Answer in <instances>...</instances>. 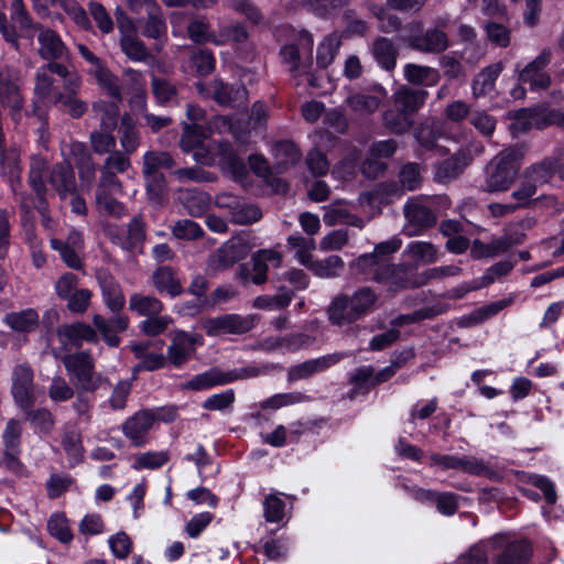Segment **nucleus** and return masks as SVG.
I'll return each instance as SVG.
<instances>
[{"label": "nucleus", "mask_w": 564, "mask_h": 564, "mask_svg": "<svg viewBox=\"0 0 564 564\" xmlns=\"http://www.w3.org/2000/svg\"><path fill=\"white\" fill-rule=\"evenodd\" d=\"M152 283L159 293H167L171 297H175L183 292L175 271L167 265L160 267L153 272Z\"/></svg>", "instance_id": "c9c22d12"}, {"label": "nucleus", "mask_w": 564, "mask_h": 564, "mask_svg": "<svg viewBox=\"0 0 564 564\" xmlns=\"http://www.w3.org/2000/svg\"><path fill=\"white\" fill-rule=\"evenodd\" d=\"M339 44L340 39L337 34L327 35L317 47V64L322 67H327L333 62Z\"/></svg>", "instance_id": "052dcab7"}, {"label": "nucleus", "mask_w": 564, "mask_h": 564, "mask_svg": "<svg viewBox=\"0 0 564 564\" xmlns=\"http://www.w3.org/2000/svg\"><path fill=\"white\" fill-rule=\"evenodd\" d=\"M236 376L227 375L218 369H209L205 372L194 376L188 380L184 388L195 391L210 389L216 386H224L235 381Z\"/></svg>", "instance_id": "f704fd0d"}, {"label": "nucleus", "mask_w": 564, "mask_h": 564, "mask_svg": "<svg viewBox=\"0 0 564 564\" xmlns=\"http://www.w3.org/2000/svg\"><path fill=\"white\" fill-rule=\"evenodd\" d=\"M93 324L100 333L104 341L110 347H118L120 338L117 333L123 332L129 326V317L124 314L113 313L109 318L96 314L93 316Z\"/></svg>", "instance_id": "5701e85b"}, {"label": "nucleus", "mask_w": 564, "mask_h": 564, "mask_svg": "<svg viewBox=\"0 0 564 564\" xmlns=\"http://www.w3.org/2000/svg\"><path fill=\"white\" fill-rule=\"evenodd\" d=\"M205 140V133L200 126L185 123L183 128V134L180 140V147L184 152H191L194 150V159L200 164L212 165L215 162L214 150L208 149L206 152H202L199 149L203 147Z\"/></svg>", "instance_id": "aec40b11"}, {"label": "nucleus", "mask_w": 564, "mask_h": 564, "mask_svg": "<svg viewBox=\"0 0 564 564\" xmlns=\"http://www.w3.org/2000/svg\"><path fill=\"white\" fill-rule=\"evenodd\" d=\"M47 393L53 402H66L74 397L75 390L65 378L54 376L48 386Z\"/></svg>", "instance_id": "e2e57ef3"}, {"label": "nucleus", "mask_w": 564, "mask_h": 564, "mask_svg": "<svg viewBox=\"0 0 564 564\" xmlns=\"http://www.w3.org/2000/svg\"><path fill=\"white\" fill-rule=\"evenodd\" d=\"M494 564H528L532 556V546L525 539H510L497 534L487 540Z\"/></svg>", "instance_id": "39448f33"}, {"label": "nucleus", "mask_w": 564, "mask_h": 564, "mask_svg": "<svg viewBox=\"0 0 564 564\" xmlns=\"http://www.w3.org/2000/svg\"><path fill=\"white\" fill-rule=\"evenodd\" d=\"M62 362L69 378L84 391H96L104 381L100 373L95 370V360L88 350L67 354Z\"/></svg>", "instance_id": "20e7f679"}, {"label": "nucleus", "mask_w": 564, "mask_h": 564, "mask_svg": "<svg viewBox=\"0 0 564 564\" xmlns=\"http://www.w3.org/2000/svg\"><path fill=\"white\" fill-rule=\"evenodd\" d=\"M247 37L248 34L245 26L235 23L221 26L216 36L213 37V43L216 45H224L228 42L242 43Z\"/></svg>", "instance_id": "680f3d73"}, {"label": "nucleus", "mask_w": 564, "mask_h": 564, "mask_svg": "<svg viewBox=\"0 0 564 564\" xmlns=\"http://www.w3.org/2000/svg\"><path fill=\"white\" fill-rule=\"evenodd\" d=\"M11 393L19 408L32 409L35 402L33 370L28 364H20L13 368Z\"/></svg>", "instance_id": "2eb2a0df"}, {"label": "nucleus", "mask_w": 564, "mask_h": 564, "mask_svg": "<svg viewBox=\"0 0 564 564\" xmlns=\"http://www.w3.org/2000/svg\"><path fill=\"white\" fill-rule=\"evenodd\" d=\"M382 120L386 128L395 134L408 131L413 124L412 116L395 106L383 112Z\"/></svg>", "instance_id": "8fccbe9b"}, {"label": "nucleus", "mask_w": 564, "mask_h": 564, "mask_svg": "<svg viewBox=\"0 0 564 564\" xmlns=\"http://www.w3.org/2000/svg\"><path fill=\"white\" fill-rule=\"evenodd\" d=\"M427 96L429 93L426 90L402 86L393 95L394 106L413 117L425 104Z\"/></svg>", "instance_id": "72a5a7b5"}, {"label": "nucleus", "mask_w": 564, "mask_h": 564, "mask_svg": "<svg viewBox=\"0 0 564 564\" xmlns=\"http://www.w3.org/2000/svg\"><path fill=\"white\" fill-rule=\"evenodd\" d=\"M403 254L422 264L434 263L438 259L437 249L429 241H412L408 243Z\"/></svg>", "instance_id": "49530a36"}, {"label": "nucleus", "mask_w": 564, "mask_h": 564, "mask_svg": "<svg viewBox=\"0 0 564 564\" xmlns=\"http://www.w3.org/2000/svg\"><path fill=\"white\" fill-rule=\"evenodd\" d=\"M37 40V55L46 63H68L72 54L57 31L36 23L32 30Z\"/></svg>", "instance_id": "6e6552de"}, {"label": "nucleus", "mask_w": 564, "mask_h": 564, "mask_svg": "<svg viewBox=\"0 0 564 564\" xmlns=\"http://www.w3.org/2000/svg\"><path fill=\"white\" fill-rule=\"evenodd\" d=\"M100 120V127L104 130H113L119 119V106L117 102H96L93 107Z\"/></svg>", "instance_id": "6e6d98bb"}, {"label": "nucleus", "mask_w": 564, "mask_h": 564, "mask_svg": "<svg viewBox=\"0 0 564 564\" xmlns=\"http://www.w3.org/2000/svg\"><path fill=\"white\" fill-rule=\"evenodd\" d=\"M147 11L142 34L150 39L160 40L166 35V24L160 7L155 0H150L143 4Z\"/></svg>", "instance_id": "7c9ffc66"}, {"label": "nucleus", "mask_w": 564, "mask_h": 564, "mask_svg": "<svg viewBox=\"0 0 564 564\" xmlns=\"http://www.w3.org/2000/svg\"><path fill=\"white\" fill-rule=\"evenodd\" d=\"M503 70V64L497 62L485 67L480 70L473 79L471 90L475 98L486 96L495 88V84L501 72Z\"/></svg>", "instance_id": "e433bc0d"}, {"label": "nucleus", "mask_w": 564, "mask_h": 564, "mask_svg": "<svg viewBox=\"0 0 564 564\" xmlns=\"http://www.w3.org/2000/svg\"><path fill=\"white\" fill-rule=\"evenodd\" d=\"M90 143L95 153L102 155L116 148V139L111 130H99L90 133Z\"/></svg>", "instance_id": "338daca9"}, {"label": "nucleus", "mask_w": 564, "mask_h": 564, "mask_svg": "<svg viewBox=\"0 0 564 564\" xmlns=\"http://www.w3.org/2000/svg\"><path fill=\"white\" fill-rule=\"evenodd\" d=\"M21 435L22 426L20 422L14 419L9 420L2 434L4 456L9 467L19 464L18 455L20 454Z\"/></svg>", "instance_id": "2f4dec72"}, {"label": "nucleus", "mask_w": 564, "mask_h": 564, "mask_svg": "<svg viewBox=\"0 0 564 564\" xmlns=\"http://www.w3.org/2000/svg\"><path fill=\"white\" fill-rule=\"evenodd\" d=\"M120 47L124 55L132 62H145L150 57V51L139 37L126 34L120 39Z\"/></svg>", "instance_id": "3c124183"}, {"label": "nucleus", "mask_w": 564, "mask_h": 564, "mask_svg": "<svg viewBox=\"0 0 564 564\" xmlns=\"http://www.w3.org/2000/svg\"><path fill=\"white\" fill-rule=\"evenodd\" d=\"M154 425V416L150 409L137 411L122 424L123 435L135 447L144 446L149 442V433Z\"/></svg>", "instance_id": "dca6fc26"}, {"label": "nucleus", "mask_w": 564, "mask_h": 564, "mask_svg": "<svg viewBox=\"0 0 564 564\" xmlns=\"http://www.w3.org/2000/svg\"><path fill=\"white\" fill-rule=\"evenodd\" d=\"M123 78L128 93L131 94V102L144 108L147 104L145 79L141 72L128 68L123 72Z\"/></svg>", "instance_id": "37998d69"}, {"label": "nucleus", "mask_w": 564, "mask_h": 564, "mask_svg": "<svg viewBox=\"0 0 564 564\" xmlns=\"http://www.w3.org/2000/svg\"><path fill=\"white\" fill-rule=\"evenodd\" d=\"M519 153L506 149L497 154L486 167L482 189L488 193L507 191L513 183L519 170Z\"/></svg>", "instance_id": "7ed1b4c3"}, {"label": "nucleus", "mask_w": 564, "mask_h": 564, "mask_svg": "<svg viewBox=\"0 0 564 564\" xmlns=\"http://www.w3.org/2000/svg\"><path fill=\"white\" fill-rule=\"evenodd\" d=\"M252 268L241 267V276L250 280L254 284H261L267 280L269 267L278 268L281 265L282 257L280 252L272 249L259 250L252 256Z\"/></svg>", "instance_id": "a211bd4d"}, {"label": "nucleus", "mask_w": 564, "mask_h": 564, "mask_svg": "<svg viewBox=\"0 0 564 564\" xmlns=\"http://www.w3.org/2000/svg\"><path fill=\"white\" fill-rule=\"evenodd\" d=\"M172 323L173 318L171 316L158 314L140 322L139 328L147 336L154 337L163 334Z\"/></svg>", "instance_id": "0e129e2a"}, {"label": "nucleus", "mask_w": 564, "mask_h": 564, "mask_svg": "<svg viewBox=\"0 0 564 564\" xmlns=\"http://www.w3.org/2000/svg\"><path fill=\"white\" fill-rule=\"evenodd\" d=\"M488 547L487 540L474 544L466 553L462 554L457 564H488Z\"/></svg>", "instance_id": "774afa93"}, {"label": "nucleus", "mask_w": 564, "mask_h": 564, "mask_svg": "<svg viewBox=\"0 0 564 564\" xmlns=\"http://www.w3.org/2000/svg\"><path fill=\"white\" fill-rule=\"evenodd\" d=\"M552 52L544 48L522 69H519L518 79L521 84H528L531 90L546 89L551 85V76L545 72L551 63Z\"/></svg>", "instance_id": "4468645a"}, {"label": "nucleus", "mask_w": 564, "mask_h": 564, "mask_svg": "<svg viewBox=\"0 0 564 564\" xmlns=\"http://www.w3.org/2000/svg\"><path fill=\"white\" fill-rule=\"evenodd\" d=\"M253 245L250 236L241 232L230 238L208 259V268L214 271H223L234 265L239 260L246 258L251 251Z\"/></svg>", "instance_id": "1a4fd4ad"}, {"label": "nucleus", "mask_w": 564, "mask_h": 564, "mask_svg": "<svg viewBox=\"0 0 564 564\" xmlns=\"http://www.w3.org/2000/svg\"><path fill=\"white\" fill-rule=\"evenodd\" d=\"M256 325L253 315L225 314L203 321L202 328L210 337L224 335H241Z\"/></svg>", "instance_id": "9b49d317"}, {"label": "nucleus", "mask_w": 564, "mask_h": 564, "mask_svg": "<svg viewBox=\"0 0 564 564\" xmlns=\"http://www.w3.org/2000/svg\"><path fill=\"white\" fill-rule=\"evenodd\" d=\"M347 356L348 354L345 352H333L297 364L288 370V379L291 382L308 379L316 373L326 371Z\"/></svg>", "instance_id": "f3484780"}, {"label": "nucleus", "mask_w": 564, "mask_h": 564, "mask_svg": "<svg viewBox=\"0 0 564 564\" xmlns=\"http://www.w3.org/2000/svg\"><path fill=\"white\" fill-rule=\"evenodd\" d=\"M328 321L336 326L351 324L359 319L358 314L351 311L350 297L346 294L335 296L327 307Z\"/></svg>", "instance_id": "c756f323"}, {"label": "nucleus", "mask_w": 564, "mask_h": 564, "mask_svg": "<svg viewBox=\"0 0 564 564\" xmlns=\"http://www.w3.org/2000/svg\"><path fill=\"white\" fill-rule=\"evenodd\" d=\"M57 337L65 347L79 348L84 341L97 343V332L88 324L76 322L57 328Z\"/></svg>", "instance_id": "4be33fe9"}, {"label": "nucleus", "mask_w": 564, "mask_h": 564, "mask_svg": "<svg viewBox=\"0 0 564 564\" xmlns=\"http://www.w3.org/2000/svg\"><path fill=\"white\" fill-rule=\"evenodd\" d=\"M48 183L62 199L76 193V180L70 164L56 163L50 169Z\"/></svg>", "instance_id": "a878e982"}, {"label": "nucleus", "mask_w": 564, "mask_h": 564, "mask_svg": "<svg viewBox=\"0 0 564 564\" xmlns=\"http://www.w3.org/2000/svg\"><path fill=\"white\" fill-rule=\"evenodd\" d=\"M399 238H391L375 246L370 253H364L349 263L350 273L364 281H375L391 290L411 285L408 271L402 264H393L391 256L401 248Z\"/></svg>", "instance_id": "f257e3e1"}, {"label": "nucleus", "mask_w": 564, "mask_h": 564, "mask_svg": "<svg viewBox=\"0 0 564 564\" xmlns=\"http://www.w3.org/2000/svg\"><path fill=\"white\" fill-rule=\"evenodd\" d=\"M474 155L469 149H462L452 158L443 161L436 169V177L446 182L457 177L473 161Z\"/></svg>", "instance_id": "cd10ccee"}, {"label": "nucleus", "mask_w": 564, "mask_h": 564, "mask_svg": "<svg viewBox=\"0 0 564 564\" xmlns=\"http://www.w3.org/2000/svg\"><path fill=\"white\" fill-rule=\"evenodd\" d=\"M90 74L95 76L98 85L106 90L110 97L115 98L117 101H121L122 95L118 77L115 76L108 67L102 65L98 67V69H90Z\"/></svg>", "instance_id": "864d4df0"}, {"label": "nucleus", "mask_w": 564, "mask_h": 564, "mask_svg": "<svg viewBox=\"0 0 564 564\" xmlns=\"http://www.w3.org/2000/svg\"><path fill=\"white\" fill-rule=\"evenodd\" d=\"M314 339L305 333L286 336L268 337L261 341V348L267 351L294 352L312 345Z\"/></svg>", "instance_id": "bb28decb"}, {"label": "nucleus", "mask_w": 564, "mask_h": 564, "mask_svg": "<svg viewBox=\"0 0 564 564\" xmlns=\"http://www.w3.org/2000/svg\"><path fill=\"white\" fill-rule=\"evenodd\" d=\"M4 321L13 330L29 333L36 328L39 314L33 308H26L7 314Z\"/></svg>", "instance_id": "09e8293b"}, {"label": "nucleus", "mask_w": 564, "mask_h": 564, "mask_svg": "<svg viewBox=\"0 0 564 564\" xmlns=\"http://www.w3.org/2000/svg\"><path fill=\"white\" fill-rule=\"evenodd\" d=\"M213 98L221 106H236L247 100V90L242 85H227L219 79L210 84Z\"/></svg>", "instance_id": "c85d7f7f"}, {"label": "nucleus", "mask_w": 564, "mask_h": 564, "mask_svg": "<svg viewBox=\"0 0 564 564\" xmlns=\"http://www.w3.org/2000/svg\"><path fill=\"white\" fill-rule=\"evenodd\" d=\"M426 0H387V7L373 4L370 7L373 15L379 20L380 29L383 32L397 31L400 26V20L397 15L389 12V9L395 10H419Z\"/></svg>", "instance_id": "6ab92c4d"}, {"label": "nucleus", "mask_w": 564, "mask_h": 564, "mask_svg": "<svg viewBox=\"0 0 564 564\" xmlns=\"http://www.w3.org/2000/svg\"><path fill=\"white\" fill-rule=\"evenodd\" d=\"M105 305L111 313H119L126 304V297L119 282L107 271L97 275Z\"/></svg>", "instance_id": "b1692460"}, {"label": "nucleus", "mask_w": 564, "mask_h": 564, "mask_svg": "<svg viewBox=\"0 0 564 564\" xmlns=\"http://www.w3.org/2000/svg\"><path fill=\"white\" fill-rule=\"evenodd\" d=\"M108 235L113 243L124 250L141 249L145 239L144 223L140 217H134L126 231L115 232L112 229H109Z\"/></svg>", "instance_id": "393cba45"}, {"label": "nucleus", "mask_w": 564, "mask_h": 564, "mask_svg": "<svg viewBox=\"0 0 564 564\" xmlns=\"http://www.w3.org/2000/svg\"><path fill=\"white\" fill-rule=\"evenodd\" d=\"M153 95L160 105H173L177 101L176 87L166 79L153 77L152 82Z\"/></svg>", "instance_id": "13d9d810"}, {"label": "nucleus", "mask_w": 564, "mask_h": 564, "mask_svg": "<svg viewBox=\"0 0 564 564\" xmlns=\"http://www.w3.org/2000/svg\"><path fill=\"white\" fill-rule=\"evenodd\" d=\"M558 173V160L555 158H546L540 163L531 165L523 175L532 181L536 186L547 183L553 174Z\"/></svg>", "instance_id": "a18cd8bd"}, {"label": "nucleus", "mask_w": 564, "mask_h": 564, "mask_svg": "<svg viewBox=\"0 0 564 564\" xmlns=\"http://www.w3.org/2000/svg\"><path fill=\"white\" fill-rule=\"evenodd\" d=\"M431 466L442 470L455 469L474 476L490 477L494 475L491 467L482 459L473 456L443 455L433 453L430 456Z\"/></svg>", "instance_id": "f8f14e48"}, {"label": "nucleus", "mask_w": 564, "mask_h": 564, "mask_svg": "<svg viewBox=\"0 0 564 564\" xmlns=\"http://www.w3.org/2000/svg\"><path fill=\"white\" fill-rule=\"evenodd\" d=\"M275 160L274 169L278 173H283L301 159V152L297 147L289 140L276 141L271 148Z\"/></svg>", "instance_id": "473e14b6"}, {"label": "nucleus", "mask_w": 564, "mask_h": 564, "mask_svg": "<svg viewBox=\"0 0 564 564\" xmlns=\"http://www.w3.org/2000/svg\"><path fill=\"white\" fill-rule=\"evenodd\" d=\"M119 141L126 154L135 152L141 142L139 130L128 113L123 115L120 120Z\"/></svg>", "instance_id": "79ce46f5"}, {"label": "nucleus", "mask_w": 564, "mask_h": 564, "mask_svg": "<svg viewBox=\"0 0 564 564\" xmlns=\"http://www.w3.org/2000/svg\"><path fill=\"white\" fill-rule=\"evenodd\" d=\"M174 164L173 158L167 152H145L143 155L142 173L144 175L148 189L159 194L164 187V176L160 170L171 169Z\"/></svg>", "instance_id": "ddd939ff"}, {"label": "nucleus", "mask_w": 564, "mask_h": 564, "mask_svg": "<svg viewBox=\"0 0 564 564\" xmlns=\"http://www.w3.org/2000/svg\"><path fill=\"white\" fill-rule=\"evenodd\" d=\"M435 200L433 197L416 196L410 198L404 205V216L408 220L404 231L408 236H417L432 227L436 221L434 214Z\"/></svg>", "instance_id": "0eeeda50"}, {"label": "nucleus", "mask_w": 564, "mask_h": 564, "mask_svg": "<svg viewBox=\"0 0 564 564\" xmlns=\"http://www.w3.org/2000/svg\"><path fill=\"white\" fill-rule=\"evenodd\" d=\"M403 74L410 84L421 86H434L441 78L437 69L412 63L405 64Z\"/></svg>", "instance_id": "a19ab883"}, {"label": "nucleus", "mask_w": 564, "mask_h": 564, "mask_svg": "<svg viewBox=\"0 0 564 564\" xmlns=\"http://www.w3.org/2000/svg\"><path fill=\"white\" fill-rule=\"evenodd\" d=\"M61 444L68 457L70 466H75L82 462L84 456V446L82 434L76 426L66 425L63 429Z\"/></svg>", "instance_id": "58836bf2"}, {"label": "nucleus", "mask_w": 564, "mask_h": 564, "mask_svg": "<svg viewBox=\"0 0 564 564\" xmlns=\"http://www.w3.org/2000/svg\"><path fill=\"white\" fill-rule=\"evenodd\" d=\"M263 514L268 522L279 523L283 521L286 516V503L281 494L272 492L264 497L263 500Z\"/></svg>", "instance_id": "603ef678"}, {"label": "nucleus", "mask_w": 564, "mask_h": 564, "mask_svg": "<svg viewBox=\"0 0 564 564\" xmlns=\"http://www.w3.org/2000/svg\"><path fill=\"white\" fill-rule=\"evenodd\" d=\"M344 265L339 256H330L324 260H316L311 271L319 278H335L343 271Z\"/></svg>", "instance_id": "bf43d9fd"}, {"label": "nucleus", "mask_w": 564, "mask_h": 564, "mask_svg": "<svg viewBox=\"0 0 564 564\" xmlns=\"http://www.w3.org/2000/svg\"><path fill=\"white\" fill-rule=\"evenodd\" d=\"M54 75L63 80L65 91H79L80 75L64 63H45L37 67L34 75V95L43 102L57 105L63 91L56 85Z\"/></svg>", "instance_id": "f03ea898"}, {"label": "nucleus", "mask_w": 564, "mask_h": 564, "mask_svg": "<svg viewBox=\"0 0 564 564\" xmlns=\"http://www.w3.org/2000/svg\"><path fill=\"white\" fill-rule=\"evenodd\" d=\"M48 173L50 169L47 161L42 156H32L29 169L28 183L31 189L34 192L36 198L32 203H29L28 198L24 195H21L20 205L21 208L25 212H29L33 207L40 214H44L48 207L46 200V180L48 181Z\"/></svg>", "instance_id": "423d86ee"}, {"label": "nucleus", "mask_w": 564, "mask_h": 564, "mask_svg": "<svg viewBox=\"0 0 564 564\" xmlns=\"http://www.w3.org/2000/svg\"><path fill=\"white\" fill-rule=\"evenodd\" d=\"M78 91H65L61 95L58 104L62 109L67 112L72 118H80L88 109V105L77 98Z\"/></svg>", "instance_id": "69168bd1"}, {"label": "nucleus", "mask_w": 564, "mask_h": 564, "mask_svg": "<svg viewBox=\"0 0 564 564\" xmlns=\"http://www.w3.org/2000/svg\"><path fill=\"white\" fill-rule=\"evenodd\" d=\"M538 186L522 175V180L518 187L511 193V198L514 199L513 205L518 208H527L535 205V198H532L536 193Z\"/></svg>", "instance_id": "5fc2aeb1"}, {"label": "nucleus", "mask_w": 564, "mask_h": 564, "mask_svg": "<svg viewBox=\"0 0 564 564\" xmlns=\"http://www.w3.org/2000/svg\"><path fill=\"white\" fill-rule=\"evenodd\" d=\"M409 47L424 53H441L448 47L447 35L438 29H430L422 34L402 37Z\"/></svg>", "instance_id": "412c9836"}, {"label": "nucleus", "mask_w": 564, "mask_h": 564, "mask_svg": "<svg viewBox=\"0 0 564 564\" xmlns=\"http://www.w3.org/2000/svg\"><path fill=\"white\" fill-rule=\"evenodd\" d=\"M171 344L166 349L167 361L178 368L194 358L197 348L204 345V338L198 333L174 329L170 334Z\"/></svg>", "instance_id": "9d476101"}, {"label": "nucleus", "mask_w": 564, "mask_h": 564, "mask_svg": "<svg viewBox=\"0 0 564 564\" xmlns=\"http://www.w3.org/2000/svg\"><path fill=\"white\" fill-rule=\"evenodd\" d=\"M372 54L378 64L386 70L394 69L398 51L392 41L387 37H378L372 44Z\"/></svg>", "instance_id": "c03bdc74"}, {"label": "nucleus", "mask_w": 564, "mask_h": 564, "mask_svg": "<svg viewBox=\"0 0 564 564\" xmlns=\"http://www.w3.org/2000/svg\"><path fill=\"white\" fill-rule=\"evenodd\" d=\"M170 459L169 452H144L135 456L132 464L134 470L141 469H156L165 465Z\"/></svg>", "instance_id": "4d7b16f0"}, {"label": "nucleus", "mask_w": 564, "mask_h": 564, "mask_svg": "<svg viewBox=\"0 0 564 564\" xmlns=\"http://www.w3.org/2000/svg\"><path fill=\"white\" fill-rule=\"evenodd\" d=\"M379 93L380 95L354 93L346 98L345 102L349 107V109L356 112L357 115H371L377 111L382 101V98L384 97L383 89H381Z\"/></svg>", "instance_id": "4c0bfd02"}, {"label": "nucleus", "mask_w": 564, "mask_h": 564, "mask_svg": "<svg viewBox=\"0 0 564 564\" xmlns=\"http://www.w3.org/2000/svg\"><path fill=\"white\" fill-rule=\"evenodd\" d=\"M349 297L351 302V311H354V314H358L359 318L371 313L378 301L376 292L368 286L358 289Z\"/></svg>", "instance_id": "de8ad7c7"}, {"label": "nucleus", "mask_w": 564, "mask_h": 564, "mask_svg": "<svg viewBox=\"0 0 564 564\" xmlns=\"http://www.w3.org/2000/svg\"><path fill=\"white\" fill-rule=\"evenodd\" d=\"M129 310L138 316L150 317L161 314L164 310V305L161 300L154 295L135 292L129 297Z\"/></svg>", "instance_id": "ea45409f"}]
</instances>
